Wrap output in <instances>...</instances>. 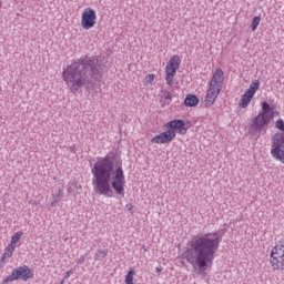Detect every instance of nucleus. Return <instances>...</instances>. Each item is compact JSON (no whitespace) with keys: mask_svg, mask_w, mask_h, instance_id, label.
I'll return each mask as SVG.
<instances>
[{"mask_svg":"<svg viewBox=\"0 0 284 284\" xmlns=\"http://www.w3.org/2000/svg\"><path fill=\"white\" fill-rule=\"evenodd\" d=\"M114 169V158L110 154L99 158L93 165V187L97 194L113 196L114 192L123 196L125 194V173L123 162L118 161ZM112 189L114 191H112Z\"/></svg>","mask_w":284,"mask_h":284,"instance_id":"f257e3e1","label":"nucleus"},{"mask_svg":"<svg viewBox=\"0 0 284 284\" xmlns=\"http://www.w3.org/2000/svg\"><path fill=\"white\" fill-rule=\"evenodd\" d=\"M223 236L217 231L193 235L187 242L186 250L182 253L194 270L205 272L214 263V254L219 251Z\"/></svg>","mask_w":284,"mask_h":284,"instance_id":"f03ea898","label":"nucleus"},{"mask_svg":"<svg viewBox=\"0 0 284 284\" xmlns=\"http://www.w3.org/2000/svg\"><path fill=\"white\" fill-rule=\"evenodd\" d=\"M62 79L71 92H79L88 83V68L83 62H73L63 70Z\"/></svg>","mask_w":284,"mask_h":284,"instance_id":"7ed1b4c3","label":"nucleus"},{"mask_svg":"<svg viewBox=\"0 0 284 284\" xmlns=\"http://www.w3.org/2000/svg\"><path fill=\"white\" fill-rule=\"evenodd\" d=\"M272 121H274V112H272L270 103L264 101L262 102V111L252 120L251 128L256 130V132H261L265 130Z\"/></svg>","mask_w":284,"mask_h":284,"instance_id":"20e7f679","label":"nucleus"},{"mask_svg":"<svg viewBox=\"0 0 284 284\" xmlns=\"http://www.w3.org/2000/svg\"><path fill=\"white\" fill-rule=\"evenodd\" d=\"M268 265L273 272H284V244H276L271 248Z\"/></svg>","mask_w":284,"mask_h":284,"instance_id":"39448f33","label":"nucleus"},{"mask_svg":"<svg viewBox=\"0 0 284 284\" xmlns=\"http://www.w3.org/2000/svg\"><path fill=\"white\" fill-rule=\"evenodd\" d=\"M271 155L275 161L284 163V133L277 132L273 135Z\"/></svg>","mask_w":284,"mask_h":284,"instance_id":"423d86ee","label":"nucleus"},{"mask_svg":"<svg viewBox=\"0 0 284 284\" xmlns=\"http://www.w3.org/2000/svg\"><path fill=\"white\" fill-rule=\"evenodd\" d=\"M33 273L32 270H30V267L28 265H23V266H19L17 268H14L10 275H8L2 283L3 284H8V283H12L14 281H19V278L21 281H30V278H32Z\"/></svg>","mask_w":284,"mask_h":284,"instance_id":"0eeeda50","label":"nucleus"},{"mask_svg":"<svg viewBox=\"0 0 284 284\" xmlns=\"http://www.w3.org/2000/svg\"><path fill=\"white\" fill-rule=\"evenodd\" d=\"M181 65V57L179 54L172 55L165 67V81L166 85H174V78L176 77V70Z\"/></svg>","mask_w":284,"mask_h":284,"instance_id":"6e6552de","label":"nucleus"},{"mask_svg":"<svg viewBox=\"0 0 284 284\" xmlns=\"http://www.w3.org/2000/svg\"><path fill=\"white\" fill-rule=\"evenodd\" d=\"M261 88V82L258 80H254L248 89L244 92V94L241 97L237 105L241 108V110H245L250 106V103H252V100L254 99L256 92H258V89Z\"/></svg>","mask_w":284,"mask_h":284,"instance_id":"1a4fd4ad","label":"nucleus"},{"mask_svg":"<svg viewBox=\"0 0 284 284\" xmlns=\"http://www.w3.org/2000/svg\"><path fill=\"white\" fill-rule=\"evenodd\" d=\"M80 26L82 30H92L97 26V10L90 7L84 8L81 14Z\"/></svg>","mask_w":284,"mask_h":284,"instance_id":"9d476101","label":"nucleus"},{"mask_svg":"<svg viewBox=\"0 0 284 284\" xmlns=\"http://www.w3.org/2000/svg\"><path fill=\"white\" fill-rule=\"evenodd\" d=\"M173 139H176V132L171 131L169 129L168 131H164V132L155 135L154 138H152L151 143L165 145L168 143H172Z\"/></svg>","mask_w":284,"mask_h":284,"instance_id":"9b49d317","label":"nucleus"},{"mask_svg":"<svg viewBox=\"0 0 284 284\" xmlns=\"http://www.w3.org/2000/svg\"><path fill=\"white\" fill-rule=\"evenodd\" d=\"M164 128L178 132V134H187V126H185V121L183 120H172L164 124Z\"/></svg>","mask_w":284,"mask_h":284,"instance_id":"f8f14e48","label":"nucleus"},{"mask_svg":"<svg viewBox=\"0 0 284 284\" xmlns=\"http://www.w3.org/2000/svg\"><path fill=\"white\" fill-rule=\"evenodd\" d=\"M219 94H221V89L209 84L206 97L204 99V104L206 105V108H210V105H214L216 99H219Z\"/></svg>","mask_w":284,"mask_h":284,"instance_id":"ddd939ff","label":"nucleus"},{"mask_svg":"<svg viewBox=\"0 0 284 284\" xmlns=\"http://www.w3.org/2000/svg\"><path fill=\"white\" fill-rule=\"evenodd\" d=\"M223 81H225L223 69L217 68L215 70V72L213 73V77H212L209 85H211L213 88H217L220 90H223Z\"/></svg>","mask_w":284,"mask_h":284,"instance_id":"4468645a","label":"nucleus"},{"mask_svg":"<svg viewBox=\"0 0 284 284\" xmlns=\"http://www.w3.org/2000/svg\"><path fill=\"white\" fill-rule=\"evenodd\" d=\"M184 105L186 108H196V105H199V97L194 94H187L184 99Z\"/></svg>","mask_w":284,"mask_h":284,"instance_id":"2eb2a0df","label":"nucleus"},{"mask_svg":"<svg viewBox=\"0 0 284 284\" xmlns=\"http://www.w3.org/2000/svg\"><path fill=\"white\" fill-rule=\"evenodd\" d=\"M14 250H17V246L13 244H8L7 247L4 248V253L1 257V262L3 263L6 258H12V255L14 254Z\"/></svg>","mask_w":284,"mask_h":284,"instance_id":"dca6fc26","label":"nucleus"},{"mask_svg":"<svg viewBox=\"0 0 284 284\" xmlns=\"http://www.w3.org/2000/svg\"><path fill=\"white\" fill-rule=\"evenodd\" d=\"M134 276H136V271L133 267H131L125 275L124 283L134 284Z\"/></svg>","mask_w":284,"mask_h":284,"instance_id":"f3484780","label":"nucleus"},{"mask_svg":"<svg viewBox=\"0 0 284 284\" xmlns=\"http://www.w3.org/2000/svg\"><path fill=\"white\" fill-rule=\"evenodd\" d=\"M21 236H23V232L18 231L11 236V241L9 244L17 247V244L21 241Z\"/></svg>","mask_w":284,"mask_h":284,"instance_id":"a211bd4d","label":"nucleus"},{"mask_svg":"<svg viewBox=\"0 0 284 284\" xmlns=\"http://www.w3.org/2000/svg\"><path fill=\"white\" fill-rule=\"evenodd\" d=\"M258 26H261V17L258 16H255L252 20V23H251V30L253 32H256Z\"/></svg>","mask_w":284,"mask_h":284,"instance_id":"6ab92c4d","label":"nucleus"},{"mask_svg":"<svg viewBox=\"0 0 284 284\" xmlns=\"http://www.w3.org/2000/svg\"><path fill=\"white\" fill-rule=\"evenodd\" d=\"M275 126L277 130H280L281 134H284V120L283 119H278L275 123Z\"/></svg>","mask_w":284,"mask_h":284,"instance_id":"aec40b11","label":"nucleus"},{"mask_svg":"<svg viewBox=\"0 0 284 284\" xmlns=\"http://www.w3.org/2000/svg\"><path fill=\"white\" fill-rule=\"evenodd\" d=\"M154 79H156V75L154 73L148 74L144 79L145 83H154Z\"/></svg>","mask_w":284,"mask_h":284,"instance_id":"412c9836","label":"nucleus"},{"mask_svg":"<svg viewBox=\"0 0 284 284\" xmlns=\"http://www.w3.org/2000/svg\"><path fill=\"white\" fill-rule=\"evenodd\" d=\"M72 276V271H68L64 276V281H68V278Z\"/></svg>","mask_w":284,"mask_h":284,"instance_id":"4be33fe9","label":"nucleus"},{"mask_svg":"<svg viewBox=\"0 0 284 284\" xmlns=\"http://www.w3.org/2000/svg\"><path fill=\"white\" fill-rule=\"evenodd\" d=\"M126 210H128L129 212H132V210H134V205H132V204H126Z\"/></svg>","mask_w":284,"mask_h":284,"instance_id":"5701e85b","label":"nucleus"},{"mask_svg":"<svg viewBox=\"0 0 284 284\" xmlns=\"http://www.w3.org/2000/svg\"><path fill=\"white\" fill-rule=\"evenodd\" d=\"M108 254V251H100L99 253H98V256H105Z\"/></svg>","mask_w":284,"mask_h":284,"instance_id":"b1692460","label":"nucleus"},{"mask_svg":"<svg viewBox=\"0 0 284 284\" xmlns=\"http://www.w3.org/2000/svg\"><path fill=\"white\" fill-rule=\"evenodd\" d=\"M155 272H156L158 274H161L162 268H161V267H156V268H155Z\"/></svg>","mask_w":284,"mask_h":284,"instance_id":"393cba45","label":"nucleus"},{"mask_svg":"<svg viewBox=\"0 0 284 284\" xmlns=\"http://www.w3.org/2000/svg\"><path fill=\"white\" fill-rule=\"evenodd\" d=\"M83 261H85V257H81V258L78 261V264L83 263Z\"/></svg>","mask_w":284,"mask_h":284,"instance_id":"a878e982","label":"nucleus"},{"mask_svg":"<svg viewBox=\"0 0 284 284\" xmlns=\"http://www.w3.org/2000/svg\"><path fill=\"white\" fill-rule=\"evenodd\" d=\"M65 283V280H62L61 282H60V284H64Z\"/></svg>","mask_w":284,"mask_h":284,"instance_id":"bb28decb","label":"nucleus"},{"mask_svg":"<svg viewBox=\"0 0 284 284\" xmlns=\"http://www.w3.org/2000/svg\"><path fill=\"white\" fill-rule=\"evenodd\" d=\"M59 194H63V191H59Z\"/></svg>","mask_w":284,"mask_h":284,"instance_id":"cd10ccee","label":"nucleus"},{"mask_svg":"<svg viewBox=\"0 0 284 284\" xmlns=\"http://www.w3.org/2000/svg\"><path fill=\"white\" fill-rule=\"evenodd\" d=\"M51 205L54 206V202H52Z\"/></svg>","mask_w":284,"mask_h":284,"instance_id":"c85d7f7f","label":"nucleus"}]
</instances>
